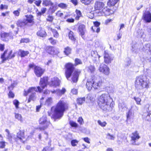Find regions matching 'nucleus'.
<instances>
[{
	"mask_svg": "<svg viewBox=\"0 0 151 151\" xmlns=\"http://www.w3.org/2000/svg\"><path fill=\"white\" fill-rule=\"evenodd\" d=\"M48 78L47 77H44L43 78H41L40 82V85L42 88L41 89L40 87L38 86L36 88L35 87H31L29 88L28 90H24V95L26 96L29 93V98L28 101V103L30 102L31 101H34L36 99V92L37 91V90L39 92H41L42 89L44 88L47 85Z\"/></svg>",
	"mask_w": 151,
	"mask_h": 151,
	"instance_id": "nucleus-1",
	"label": "nucleus"
},
{
	"mask_svg": "<svg viewBox=\"0 0 151 151\" xmlns=\"http://www.w3.org/2000/svg\"><path fill=\"white\" fill-rule=\"evenodd\" d=\"M68 104L65 101L60 100L56 106L51 108L52 116L55 119H60L63 116L64 112L68 109Z\"/></svg>",
	"mask_w": 151,
	"mask_h": 151,
	"instance_id": "nucleus-2",
	"label": "nucleus"
},
{
	"mask_svg": "<svg viewBox=\"0 0 151 151\" xmlns=\"http://www.w3.org/2000/svg\"><path fill=\"white\" fill-rule=\"evenodd\" d=\"M112 99L107 93L102 94L99 97L98 103L99 107L103 110L110 111L112 109Z\"/></svg>",
	"mask_w": 151,
	"mask_h": 151,
	"instance_id": "nucleus-3",
	"label": "nucleus"
},
{
	"mask_svg": "<svg viewBox=\"0 0 151 151\" xmlns=\"http://www.w3.org/2000/svg\"><path fill=\"white\" fill-rule=\"evenodd\" d=\"M149 79L146 78L144 76L141 75L136 77L135 86L139 93H144V89L149 88Z\"/></svg>",
	"mask_w": 151,
	"mask_h": 151,
	"instance_id": "nucleus-4",
	"label": "nucleus"
},
{
	"mask_svg": "<svg viewBox=\"0 0 151 151\" xmlns=\"http://www.w3.org/2000/svg\"><path fill=\"white\" fill-rule=\"evenodd\" d=\"M102 83L100 77L92 76L87 81L86 88L89 91H91L92 88L95 89H98L101 86Z\"/></svg>",
	"mask_w": 151,
	"mask_h": 151,
	"instance_id": "nucleus-5",
	"label": "nucleus"
},
{
	"mask_svg": "<svg viewBox=\"0 0 151 151\" xmlns=\"http://www.w3.org/2000/svg\"><path fill=\"white\" fill-rule=\"evenodd\" d=\"M104 6V4L103 2L98 1L95 2L94 8L96 10H99L96 12V13H97L99 14V16L103 15V14L105 15H109L110 9L107 8H104L103 9H102Z\"/></svg>",
	"mask_w": 151,
	"mask_h": 151,
	"instance_id": "nucleus-6",
	"label": "nucleus"
},
{
	"mask_svg": "<svg viewBox=\"0 0 151 151\" xmlns=\"http://www.w3.org/2000/svg\"><path fill=\"white\" fill-rule=\"evenodd\" d=\"M75 66L74 64L70 63L65 64V75L68 79L71 76L73 72L75 71Z\"/></svg>",
	"mask_w": 151,
	"mask_h": 151,
	"instance_id": "nucleus-7",
	"label": "nucleus"
},
{
	"mask_svg": "<svg viewBox=\"0 0 151 151\" xmlns=\"http://www.w3.org/2000/svg\"><path fill=\"white\" fill-rule=\"evenodd\" d=\"M40 124L43 125L42 127H39L40 130H44L47 129L50 124V122L47 121V117L46 115H43L41 117L39 121Z\"/></svg>",
	"mask_w": 151,
	"mask_h": 151,
	"instance_id": "nucleus-8",
	"label": "nucleus"
},
{
	"mask_svg": "<svg viewBox=\"0 0 151 151\" xmlns=\"http://www.w3.org/2000/svg\"><path fill=\"white\" fill-rule=\"evenodd\" d=\"M7 50H6L1 55V58L3 61L10 59L15 56L14 54H12V51L11 50L8 53H7Z\"/></svg>",
	"mask_w": 151,
	"mask_h": 151,
	"instance_id": "nucleus-9",
	"label": "nucleus"
},
{
	"mask_svg": "<svg viewBox=\"0 0 151 151\" xmlns=\"http://www.w3.org/2000/svg\"><path fill=\"white\" fill-rule=\"evenodd\" d=\"M99 71L106 75H109L110 73V69L108 66L104 64L100 65L99 69Z\"/></svg>",
	"mask_w": 151,
	"mask_h": 151,
	"instance_id": "nucleus-10",
	"label": "nucleus"
},
{
	"mask_svg": "<svg viewBox=\"0 0 151 151\" xmlns=\"http://www.w3.org/2000/svg\"><path fill=\"white\" fill-rule=\"evenodd\" d=\"M60 81L57 77L52 78L50 82L49 83V85L51 86L56 87L60 85Z\"/></svg>",
	"mask_w": 151,
	"mask_h": 151,
	"instance_id": "nucleus-11",
	"label": "nucleus"
},
{
	"mask_svg": "<svg viewBox=\"0 0 151 151\" xmlns=\"http://www.w3.org/2000/svg\"><path fill=\"white\" fill-rule=\"evenodd\" d=\"M113 57L111 55L109 54L106 51H104V62L106 64L111 63L113 59Z\"/></svg>",
	"mask_w": 151,
	"mask_h": 151,
	"instance_id": "nucleus-12",
	"label": "nucleus"
},
{
	"mask_svg": "<svg viewBox=\"0 0 151 151\" xmlns=\"http://www.w3.org/2000/svg\"><path fill=\"white\" fill-rule=\"evenodd\" d=\"M34 71L36 76L40 77L43 74L44 70L41 67L35 66L34 68Z\"/></svg>",
	"mask_w": 151,
	"mask_h": 151,
	"instance_id": "nucleus-13",
	"label": "nucleus"
},
{
	"mask_svg": "<svg viewBox=\"0 0 151 151\" xmlns=\"http://www.w3.org/2000/svg\"><path fill=\"white\" fill-rule=\"evenodd\" d=\"M80 71L78 69L75 70L72 75V80L74 83L76 82L79 76L80 73Z\"/></svg>",
	"mask_w": 151,
	"mask_h": 151,
	"instance_id": "nucleus-14",
	"label": "nucleus"
},
{
	"mask_svg": "<svg viewBox=\"0 0 151 151\" xmlns=\"http://www.w3.org/2000/svg\"><path fill=\"white\" fill-rule=\"evenodd\" d=\"M143 19L147 22H151V14L148 11L145 12L143 15Z\"/></svg>",
	"mask_w": 151,
	"mask_h": 151,
	"instance_id": "nucleus-15",
	"label": "nucleus"
},
{
	"mask_svg": "<svg viewBox=\"0 0 151 151\" xmlns=\"http://www.w3.org/2000/svg\"><path fill=\"white\" fill-rule=\"evenodd\" d=\"M46 51L48 53L51 54L57 55L59 52L52 46H48L46 47Z\"/></svg>",
	"mask_w": 151,
	"mask_h": 151,
	"instance_id": "nucleus-16",
	"label": "nucleus"
},
{
	"mask_svg": "<svg viewBox=\"0 0 151 151\" xmlns=\"http://www.w3.org/2000/svg\"><path fill=\"white\" fill-rule=\"evenodd\" d=\"M10 33L2 32L0 33V36L3 41H7L11 37Z\"/></svg>",
	"mask_w": 151,
	"mask_h": 151,
	"instance_id": "nucleus-17",
	"label": "nucleus"
},
{
	"mask_svg": "<svg viewBox=\"0 0 151 151\" xmlns=\"http://www.w3.org/2000/svg\"><path fill=\"white\" fill-rule=\"evenodd\" d=\"M150 106L148 107L147 113L144 115V118L148 121H151V110H150Z\"/></svg>",
	"mask_w": 151,
	"mask_h": 151,
	"instance_id": "nucleus-18",
	"label": "nucleus"
},
{
	"mask_svg": "<svg viewBox=\"0 0 151 151\" xmlns=\"http://www.w3.org/2000/svg\"><path fill=\"white\" fill-rule=\"evenodd\" d=\"M134 106H132L131 109L129 110L127 113V119L126 121L128 120L133 119L134 117V113L132 112V108Z\"/></svg>",
	"mask_w": 151,
	"mask_h": 151,
	"instance_id": "nucleus-19",
	"label": "nucleus"
},
{
	"mask_svg": "<svg viewBox=\"0 0 151 151\" xmlns=\"http://www.w3.org/2000/svg\"><path fill=\"white\" fill-rule=\"evenodd\" d=\"M37 35L41 37H44L46 36L47 34L45 30L42 28H40V30L37 32Z\"/></svg>",
	"mask_w": 151,
	"mask_h": 151,
	"instance_id": "nucleus-20",
	"label": "nucleus"
},
{
	"mask_svg": "<svg viewBox=\"0 0 151 151\" xmlns=\"http://www.w3.org/2000/svg\"><path fill=\"white\" fill-rule=\"evenodd\" d=\"M78 29L80 34L83 37V36L84 35L85 30V26L82 24H80L78 27Z\"/></svg>",
	"mask_w": 151,
	"mask_h": 151,
	"instance_id": "nucleus-21",
	"label": "nucleus"
},
{
	"mask_svg": "<svg viewBox=\"0 0 151 151\" xmlns=\"http://www.w3.org/2000/svg\"><path fill=\"white\" fill-rule=\"evenodd\" d=\"M132 136L131 137L132 140L134 141V143H132L133 145H135V141L138 139L140 137L138 133L136 131L132 133Z\"/></svg>",
	"mask_w": 151,
	"mask_h": 151,
	"instance_id": "nucleus-22",
	"label": "nucleus"
},
{
	"mask_svg": "<svg viewBox=\"0 0 151 151\" xmlns=\"http://www.w3.org/2000/svg\"><path fill=\"white\" fill-rule=\"evenodd\" d=\"M151 46L150 44L148 43L145 44L142 49V50L146 52H151Z\"/></svg>",
	"mask_w": 151,
	"mask_h": 151,
	"instance_id": "nucleus-23",
	"label": "nucleus"
},
{
	"mask_svg": "<svg viewBox=\"0 0 151 151\" xmlns=\"http://www.w3.org/2000/svg\"><path fill=\"white\" fill-rule=\"evenodd\" d=\"M17 24L18 27H23L27 25H28L27 21L24 20L17 21Z\"/></svg>",
	"mask_w": 151,
	"mask_h": 151,
	"instance_id": "nucleus-24",
	"label": "nucleus"
},
{
	"mask_svg": "<svg viewBox=\"0 0 151 151\" xmlns=\"http://www.w3.org/2000/svg\"><path fill=\"white\" fill-rule=\"evenodd\" d=\"M91 53L92 56L93 57V61H96L97 59H99L100 57V55L98 54L96 51H92L91 52Z\"/></svg>",
	"mask_w": 151,
	"mask_h": 151,
	"instance_id": "nucleus-25",
	"label": "nucleus"
},
{
	"mask_svg": "<svg viewBox=\"0 0 151 151\" xmlns=\"http://www.w3.org/2000/svg\"><path fill=\"white\" fill-rule=\"evenodd\" d=\"M72 49L69 47H67L64 49L63 52L67 56L71 54Z\"/></svg>",
	"mask_w": 151,
	"mask_h": 151,
	"instance_id": "nucleus-26",
	"label": "nucleus"
},
{
	"mask_svg": "<svg viewBox=\"0 0 151 151\" xmlns=\"http://www.w3.org/2000/svg\"><path fill=\"white\" fill-rule=\"evenodd\" d=\"M66 91V90L64 88H63L62 90L57 89V95L61 96L62 95L64 94Z\"/></svg>",
	"mask_w": 151,
	"mask_h": 151,
	"instance_id": "nucleus-27",
	"label": "nucleus"
},
{
	"mask_svg": "<svg viewBox=\"0 0 151 151\" xmlns=\"http://www.w3.org/2000/svg\"><path fill=\"white\" fill-rule=\"evenodd\" d=\"M19 55L21 57H24L29 54V52L28 51H25L21 50H19Z\"/></svg>",
	"mask_w": 151,
	"mask_h": 151,
	"instance_id": "nucleus-28",
	"label": "nucleus"
},
{
	"mask_svg": "<svg viewBox=\"0 0 151 151\" xmlns=\"http://www.w3.org/2000/svg\"><path fill=\"white\" fill-rule=\"evenodd\" d=\"M146 78L147 79H151V70L149 69H147L145 73Z\"/></svg>",
	"mask_w": 151,
	"mask_h": 151,
	"instance_id": "nucleus-29",
	"label": "nucleus"
},
{
	"mask_svg": "<svg viewBox=\"0 0 151 151\" xmlns=\"http://www.w3.org/2000/svg\"><path fill=\"white\" fill-rule=\"evenodd\" d=\"M52 99L51 97H49L46 100L45 105L47 106H50L52 103Z\"/></svg>",
	"mask_w": 151,
	"mask_h": 151,
	"instance_id": "nucleus-30",
	"label": "nucleus"
},
{
	"mask_svg": "<svg viewBox=\"0 0 151 151\" xmlns=\"http://www.w3.org/2000/svg\"><path fill=\"white\" fill-rule=\"evenodd\" d=\"M94 26L92 27L91 28V30L93 32H95V29L96 27H99V26L100 24V23L96 21L93 22Z\"/></svg>",
	"mask_w": 151,
	"mask_h": 151,
	"instance_id": "nucleus-31",
	"label": "nucleus"
},
{
	"mask_svg": "<svg viewBox=\"0 0 151 151\" xmlns=\"http://www.w3.org/2000/svg\"><path fill=\"white\" fill-rule=\"evenodd\" d=\"M68 36L69 39L71 40L72 41L75 42L76 40V38L74 37L73 35V33L72 31H70L68 34Z\"/></svg>",
	"mask_w": 151,
	"mask_h": 151,
	"instance_id": "nucleus-32",
	"label": "nucleus"
},
{
	"mask_svg": "<svg viewBox=\"0 0 151 151\" xmlns=\"http://www.w3.org/2000/svg\"><path fill=\"white\" fill-rule=\"evenodd\" d=\"M85 99L84 97L78 98L77 100V103L79 105L82 104L83 103L85 102Z\"/></svg>",
	"mask_w": 151,
	"mask_h": 151,
	"instance_id": "nucleus-33",
	"label": "nucleus"
},
{
	"mask_svg": "<svg viewBox=\"0 0 151 151\" xmlns=\"http://www.w3.org/2000/svg\"><path fill=\"white\" fill-rule=\"evenodd\" d=\"M88 71L89 72H90L91 73H93L95 70V68L94 66L91 65L87 67Z\"/></svg>",
	"mask_w": 151,
	"mask_h": 151,
	"instance_id": "nucleus-34",
	"label": "nucleus"
},
{
	"mask_svg": "<svg viewBox=\"0 0 151 151\" xmlns=\"http://www.w3.org/2000/svg\"><path fill=\"white\" fill-rule=\"evenodd\" d=\"M119 0H109L107 3L108 5L110 6H114Z\"/></svg>",
	"mask_w": 151,
	"mask_h": 151,
	"instance_id": "nucleus-35",
	"label": "nucleus"
},
{
	"mask_svg": "<svg viewBox=\"0 0 151 151\" xmlns=\"http://www.w3.org/2000/svg\"><path fill=\"white\" fill-rule=\"evenodd\" d=\"M15 118L21 122H23V119L21 114L18 113H15Z\"/></svg>",
	"mask_w": 151,
	"mask_h": 151,
	"instance_id": "nucleus-36",
	"label": "nucleus"
},
{
	"mask_svg": "<svg viewBox=\"0 0 151 151\" xmlns=\"http://www.w3.org/2000/svg\"><path fill=\"white\" fill-rule=\"evenodd\" d=\"M76 17L75 19L76 20L79 19L82 16V14L80 10L76 9Z\"/></svg>",
	"mask_w": 151,
	"mask_h": 151,
	"instance_id": "nucleus-37",
	"label": "nucleus"
},
{
	"mask_svg": "<svg viewBox=\"0 0 151 151\" xmlns=\"http://www.w3.org/2000/svg\"><path fill=\"white\" fill-rule=\"evenodd\" d=\"M50 6V10L51 11L52 13L54 12L57 9V5L56 4L54 5L53 3V4L51 5Z\"/></svg>",
	"mask_w": 151,
	"mask_h": 151,
	"instance_id": "nucleus-38",
	"label": "nucleus"
},
{
	"mask_svg": "<svg viewBox=\"0 0 151 151\" xmlns=\"http://www.w3.org/2000/svg\"><path fill=\"white\" fill-rule=\"evenodd\" d=\"M33 20V16L32 15H29L27 17L26 19H25L24 20L27 21L28 24V23H31L32 22Z\"/></svg>",
	"mask_w": 151,
	"mask_h": 151,
	"instance_id": "nucleus-39",
	"label": "nucleus"
},
{
	"mask_svg": "<svg viewBox=\"0 0 151 151\" xmlns=\"http://www.w3.org/2000/svg\"><path fill=\"white\" fill-rule=\"evenodd\" d=\"M43 4L45 5L46 6H48L49 5L53 4V3L50 0H44L43 1Z\"/></svg>",
	"mask_w": 151,
	"mask_h": 151,
	"instance_id": "nucleus-40",
	"label": "nucleus"
},
{
	"mask_svg": "<svg viewBox=\"0 0 151 151\" xmlns=\"http://www.w3.org/2000/svg\"><path fill=\"white\" fill-rule=\"evenodd\" d=\"M82 62L81 60L78 58H76L75 60V64H74L75 66L78 65H79L82 64Z\"/></svg>",
	"mask_w": 151,
	"mask_h": 151,
	"instance_id": "nucleus-41",
	"label": "nucleus"
},
{
	"mask_svg": "<svg viewBox=\"0 0 151 151\" xmlns=\"http://www.w3.org/2000/svg\"><path fill=\"white\" fill-rule=\"evenodd\" d=\"M24 134V132H22L21 131H20L17 133V135L16 136H15L18 138L19 139L21 140L22 139V137H23Z\"/></svg>",
	"mask_w": 151,
	"mask_h": 151,
	"instance_id": "nucleus-42",
	"label": "nucleus"
},
{
	"mask_svg": "<svg viewBox=\"0 0 151 151\" xmlns=\"http://www.w3.org/2000/svg\"><path fill=\"white\" fill-rule=\"evenodd\" d=\"M50 30L52 32L54 37L56 38H58V37L59 34L55 29L50 28Z\"/></svg>",
	"mask_w": 151,
	"mask_h": 151,
	"instance_id": "nucleus-43",
	"label": "nucleus"
},
{
	"mask_svg": "<svg viewBox=\"0 0 151 151\" xmlns=\"http://www.w3.org/2000/svg\"><path fill=\"white\" fill-rule=\"evenodd\" d=\"M107 138L109 140H114L115 138V136L113 135H111L109 133L106 134Z\"/></svg>",
	"mask_w": 151,
	"mask_h": 151,
	"instance_id": "nucleus-44",
	"label": "nucleus"
},
{
	"mask_svg": "<svg viewBox=\"0 0 151 151\" xmlns=\"http://www.w3.org/2000/svg\"><path fill=\"white\" fill-rule=\"evenodd\" d=\"M15 135H11L10 134H7V138L8 139L9 141L11 142L12 139H16Z\"/></svg>",
	"mask_w": 151,
	"mask_h": 151,
	"instance_id": "nucleus-45",
	"label": "nucleus"
},
{
	"mask_svg": "<svg viewBox=\"0 0 151 151\" xmlns=\"http://www.w3.org/2000/svg\"><path fill=\"white\" fill-rule=\"evenodd\" d=\"M79 141L76 139H73L71 141L72 146L73 147L76 146L78 143Z\"/></svg>",
	"mask_w": 151,
	"mask_h": 151,
	"instance_id": "nucleus-46",
	"label": "nucleus"
},
{
	"mask_svg": "<svg viewBox=\"0 0 151 151\" xmlns=\"http://www.w3.org/2000/svg\"><path fill=\"white\" fill-rule=\"evenodd\" d=\"M119 107L120 109H123L126 107L125 103L123 102L120 103L119 104Z\"/></svg>",
	"mask_w": 151,
	"mask_h": 151,
	"instance_id": "nucleus-47",
	"label": "nucleus"
},
{
	"mask_svg": "<svg viewBox=\"0 0 151 151\" xmlns=\"http://www.w3.org/2000/svg\"><path fill=\"white\" fill-rule=\"evenodd\" d=\"M58 6L59 7L63 9H66L67 6V5L66 4L62 3H60Z\"/></svg>",
	"mask_w": 151,
	"mask_h": 151,
	"instance_id": "nucleus-48",
	"label": "nucleus"
},
{
	"mask_svg": "<svg viewBox=\"0 0 151 151\" xmlns=\"http://www.w3.org/2000/svg\"><path fill=\"white\" fill-rule=\"evenodd\" d=\"M17 83L16 82H14L13 83H12L10 86L8 87V89L9 91H12L13 88L16 86Z\"/></svg>",
	"mask_w": 151,
	"mask_h": 151,
	"instance_id": "nucleus-49",
	"label": "nucleus"
},
{
	"mask_svg": "<svg viewBox=\"0 0 151 151\" xmlns=\"http://www.w3.org/2000/svg\"><path fill=\"white\" fill-rule=\"evenodd\" d=\"M134 99L136 102V104L138 105H141L140 102L141 101V99L138 97H134Z\"/></svg>",
	"mask_w": 151,
	"mask_h": 151,
	"instance_id": "nucleus-50",
	"label": "nucleus"
},
{
	"mask_svg": "<svg viewBox=\"0 0 151 151\" xmlns=\"http://www.w3.org/2000/svg\"><path fill=\"white\" fill-rule=\"evenodd\" d=\"M48 40L50 41V42L52 45H55L56 43L57 40L54 39L52 37L49 38Z\"/></svg>",
	"mask_w": 151,
	"mask_h": 151,
	"instance_id": "nucleus-51",
	"label": "nucleus"
},
{
	"mask_svg": "<svg viewBox=\"0 0 151 151\" xmlns=\"http://www.w3.org/2000/svg\"><path fill=\"white\" fill-rule=\"evenodd\" d=\"M93 0H81L82 3L86 5H88Z\"/></svg>",
	"mask_w": 151,
	"mask_h": 151,
	"instance_id": "nucleus-52",
	"label": "nucleus"
},
{
	"mask_svg": "<svg viewBox=\"0 0 151 151\" xmlns=\"http://www.w3.org/2000/svg\"><path fill=\"white\" fill-rule=\"evenodd\" d=\"M13 103L15 106L16 109L18 108L19 102L18 101V100L16 99L14 100L13 101Z\"/></svg>",
	"mask_w": 151,
	"mask_h": 151,
	"instance_id": "nucleus-53",
	"label": "nucleus"
},
{
	"mask_svg": "<svg viewBox=\"0 0 151 151\" xmlns=\"http://www.w3.org/2000/svg\"><path fill=\"white\" fill-rule=\"evenodd\" d=\"M69 123L71 126L72 127H78V124L73 121H70Z\"/></svg>",
	"mask_w": 151,
	"mask_h": 151,
	"instance_id": "nucleus-54",
	"label": "nucleus"
},
{
	"mask_svg": "<svg viewBox=\"0 0 151 151\" xmlns=\"http://www.w3.org/2000/svg\"><path fill=\"white\" fill-rule=\"evenodd\" d=\"M29 41V39L28 38H22L20 40V43H26L28 42Z\"/></svg>",
	"mask_w": 151,
	"mask_h": 151,
	"instance_id": "nucleus-55",
	"label": "nucleus"
},
{
	"mask_svg": "<svg viewBox=\"0 0 151 151\" xmlns=\"http://www.w3.org/2000/svg\"><path fill=\"white\" fill-rule=\"evenodd\" d=\"M98 123L99 125L102 127H105L106 124V123L105 122H102L100 120H98Z\"/></svg>",
	"mask_w": 151,
	"mask_h": 151,
	"instance_id": "nucleus-56",
	"label": "nucleus"
},
{
	"mask_svg": "<svg viewBox=\"0 0 151 151\" xmlns=\"http://www.w3.org/2000/svg\"><path fill=\"white\" fill-rule=\"evenodd\" d=\"M78 122L80 124H82L84 123L83 119L81 117H80L78 118Z\"/></svg>",
	"mask_w": 151,
	"mask_h": 151,
	"instance_id": "nucleus-57",
	"label": "nucleus"
},
{
	"mask_svg": "<svg viewBox=\"0 0 151 151\" xmlns=\"http://www.w3.org/2000/svg\"><path fill=\"white\" fill-rule=\"evenodd\" d=\"M5 146V142L3 141L0 142V148H3Z\"/></svg>",
	"mask_w": 151,
	"mask_h": 151,
	"instance_id": "nucleus-58",
	"label": "nucleus"
},
{
	"mask_svg": "<svg viewBox=\"0 0 151 151\" xmlns=\"http://www.w3.org/2000/svg\"><path fill=\"white\" fill-rule=\"evenodd\" d=\"M8 95L10 98H13L14 96V93L12 92L11 91H9Z\"/></svg>",
	"mask_w": 151,
	"mask_h": 151,
	"instance_id": "nucleus-59",
	"label": "nucleus"
},
{
	"mask_svg": "<svg viewBox=\"0 0 151 151\" xmlns=\"http://www.w3.org/2000/svg\"><path fill=\"white\" fill-rule=\"evenodd\" d=\"M66 22L69 23H73L74 21V19L72 18H68L66 20Z\"/></svg>",
	"mask_w": 151,
	"mask_h": 151,
	"instance_id": "nucleus-60",
	"label": "nucleus"
},
{
	"mask_svg": "<svg viewBox=\"0 0 151 151\" xmlns=\"http://www.w3.org/2000/svg\"><path fill=\"white\" fill-rule=\"evenodd\" d=\"M86 99L88 101H91L93 100V98L91 96L90 94H89L87 95V96L86 97Z\"/></svg>",
	"mask_w": 151,
	"mask_h": 151,
	"instance_id": "nucleus-61",
	"label": "nucleus"
},
{
	"mask_svg": "<svg viewBox=\"0 0 151 151\" xmlns=\"http://www.w3.org/2000/svg\"><path fill=\"white\" fill-rule=\"evenodd\" d=\"M53 18L52 16H48L47 18V21L52 22L53 21Z\"/></svg>",
	"mask_w": 151,
	"mask_h": 151,
	"instance_id": "nucleus-62",
	"label": "nucleus"
},
{
	"mask_svg": "<svg viewBox=\"0 0 151 151\" xmlns=\"http://www.w3.org/2000/svg\"><path fill=\"white\" fill-rule=\"evenodd\" d=\"M13 13L16 16H18L19 14V12L18 10L14 11L13 12Z\"/></svg>",
	"mask_w": 151,
	"mask_h": 151,
	"instance_id": "nucleus-63",
	"label": "nucleus"
},
{
	"mask_svg": "<svg viewBox=\"0 0 151 151\" xmlns=\"http://www.w3.org/2000/svg\"><path fill=\"white\" fill-rule=\"evenodd\" d=\"M51 149L50 147H46L44 148L42 151H50Z\"/></svg>",
	"mask_w": 151,
	"mask_h": 151,
	"instance_id": "nucleus-64",
	"label": "nucleus"
}]
</instances>
